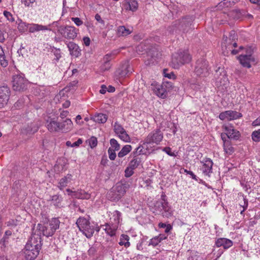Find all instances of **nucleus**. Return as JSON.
Wrapping results in <instances>:
<instances>
[{
    "instance_id": "f3484780",
    "label": "nucleus",
    "mask_w": 260,
    "mask_h": 260,
    "mask_svg": "<svg viewBox=\"0 0 260 260\" xmlns=\"http://www.w3.org/2000/svg\"><path fill=\"white\" fill-rule=\"evenodd\" d=\"M242 117V114L237 111L229 110L221 112L219 115V118L222 120H233L238 119Z\"/></svg>"
},
{
    "instance_id": "39448f33",
    "label": "nucleus",
    "mask_w": 260,
    "mask_h": 260,
    "mask_svg": "<svg viewBox=\"0 0 260 260\" xmlns=\"http://www.w3.org/2000/svg\"><path fill=\"white\" fill-rule=\"evenodd\" d=\"M127 188L128 186L126 184L117 183L114 187L109 191L107 198L111 201H118L124 196Z\"/></svg>"
},
{
    "instance_id": "0eeeda50",
    "label": "nucleus",
    "mask_w": 260,
    "mask_h": 260,
    "mask_svg": "<svg viewBox=\"0 0 260 260\" xmlns=\"http://www.w3.org/2000/svg\"><path fill=\"white\" fill-rule=\"evenodd\" d=\"M76 224L79 230L87 238H90L94 232V226L91 225L89 221L84 217L79 218Z\"/></svg>"
},
{
    "instance_id": "393cba45",
    "label": "nucleus",
    "mask_w": 260,
    "mask_h": 260,
    "mask_svg": "<svg viewBox=\"0 0 260 260\" xmlns=\"http://www.w3.org/2000/svg\"><path fill=\"white\" fill-rule=\"evenodd\" d=\"M168 236L165 234H160L158 236L152 238L149 241L148 246H151L153 247L159 245L164 240L167 238Z\"/></svg>"
},
{
    "instance_id": "423d86ee",
    "label": "nucleus",
    "mask_w": 260,
    "mask_h": 260,
    "mask_svg": "<svg viewBox=\"0 0 260 260\" xmlns=\"http://www.w3.org/2000/svg\"><path fill=\"white\" fill-rule=\"evenodd\" d=\"M28 84V81L23 74H17L13 75L12 87L14 90L23 91L27 89Z\"/></svg>"
},
{
    "instance_id": "3c124183",
    "label": "nucleus",
    "mask_w": 260,
    "mask_h": 260,
    "mask_svg": "<svg viewBox=\"0 0 260 260\" xmlns=\"http://www.w3.org/2000/svg\"><path fill=\"white\" fill-rule=\"evenodd\" d=\"M98 144L97 139L94 137H92L89 140V145L91 148H94Z\"/></svg>"
},
{
    "instance_id": "412c9836",
    "label": "nucleus",
    "mask_w": 260,
    "mask_h": 260,
    "mask_svg": "<svg viewBox=\"0 0 260 260\" xmlns=\"http://www.w3.org/2000/svg\"><path fill=\"white\" fill-rule=\"evenodd\" d=\"M38 126L36 123L30 122L25 124L21 128V132L24 134H32L38 129Z\"/></svg>"
},
{
    "instance_id": "20e7f679",
    "label": "nucleus",
    "mask_w": 260,
    "mask_h": 260,
    "mask_svg": "<svg viewBox=\"0 0 260 260\" xmlns=\"http://www.w3.org/2000/svg\"><path fill=\"white\" fill-rule=\"evenodd\" d=\"M235 1L223 0L218 3L217 6L208 9L206 11V15L217 16L218 15H221L223 13L224 14H227L229 16L230 14H228V9L235 4Z\"/></svg>"
},
{
    "instance_id": "5fc2aeb1",
    "label": "nucleus",
    "mask_w": 260,
    "mask_h": 260,
    "mask_svg": "<svg viewBox=\"0 0 260 260\" xmlns=\"http://www.w3.org/2000/svg\"><path fill=\"white\" fill-rule=\"evenodd\" d=\"M163 74L165 77H167L169 79L175 78V75L174 73L172 72L168 73V69H164L163 71Z\"/></svg>"
},
{
    "instance_id": "58836bf2",
    "label": "nucleus",
    "mask_w": 260,
    "mask_h": 260,
    "mask_svg": "<svg viewBox=\"0 0 260 260\" xmlns=\"http://www.w3.org/2000/svg\"><path fill=\"white\" fill-rule=\"evenodd\" d=\"M223 149L224 152L228 155H231L234 152V148L229 141H224Z\"/></svg>"
},
{
    "instance_id": "b1692460",
    "label": "nucleus",
    "mask_w": 260,
    "mask_h": 260,
    "mask_svg": "<svg viewBox=\"0 0 260 260\" xmlns=\"http://www.w3.org/2000/svg\"><path fill=\"white\" fill-rule=\"evenodd\" d=\"M37 228V230L35 231L36 233L40 232L41 234L42 233V234L46 237H51L55 233L50 228L49 225L44 226L41 224H38Z\"/></svg>"
},
{
    "instance_id": "4468645a",
    "label": "nucleus",
    "mask_w": 260,
    "mask_h": 260,
    "mask_svg": "<svg viewBox=\"0 0 260 260\" xmlns=\"http://www.w3.org/2000/svg\"><path fill=\"white\" fill-rule=\"evenodd\" d=\"M246 52V54H241L239 56V60L243 67L250 68L251 63H254L255 60L254 57L252 56V51L251 48L247 49Z\"/></svg>"
},
{
    "instance_id": "72a5a7b5",
    "label": "nucleus",
    "mask_w": 260,
    "mask_h": 260,
    "mask_svg": "<svg viewBox=\"0 0 260 260\" xmlns=\"http://www.w3.org/2000/svg\"><path fill=\"white\" fill-rule=\"evenodd\" d=\"M111 59V54H107L103 58V64L101 67V69L103 71L108 70L111 67L110 61Z\"/></svg>"
},
{
    "instance_id": "4be33fe9",
    "label": "nucleus",
    "mask_w": 260,
    "mask_h": 260,
    "mask_svg": "<svg viewBox=\"0 0 260 260\" xmlns=\"http://www.w3.org/2000/svg\"><path fill=\"white\" fill-rule=\"evenodd\" d=\"M59 132L67 133L71 131L73 127V123L70 119H66L59 122Z\"/></svg>"
},
{
    "instance_id": "9b49d317",
    "label": "nucleus",
    "mask_w": 260,
    "mask_h": 260,
    "mask_svg": "<svg viewBox=\"0 0 260 260\" xmlns=\"http://www.w3.org/2000/svg\"><path fill=\"white\" fill-rule=\"evenodd\" d=\"M166 84L167 85H166L165 82H164L162 84L160 85L154 82L151 84L155 94L161 99H165L167 97L168 88L172 87L171 82H166Z\"/></svg>"
},
{
    "instance_id": "c9c22d12",
    "label": "nucleus",
    "mask_w": 260,
    "mask_h": 260,
    "mask_svg": "<svg viewBox=\"0 0 260 260\" xmlns=\"http://www.w3.org/2000/svg\"><path fill=\"white\" fill-rule=\"evenodd\" d=\"M129 237L125 234H122L120 236V239H119V242L118 244L120 246H124L125 248H128L130 246V242L129 241Z\"/></svg>"
},
{
    "instance_id": "f704fd0d",
    "label": "nucleus",
    "mask_w": 260,
    "mask_h": 260,
    "mask_svg": "<svg viewBox=\"0 0 260 260\" xmlns=\"http://www.w3.org/2000/svg\"><path fill=\"white\" fill-rule=\"evenodd\" d=\"M107 115L103 113L96 114L93 117V121L99 123H105L107 121Z\"/></svg>"
},
{
    "instance_id": "338daca9",
    "label": "nucleus",
    "mask_w": 260,
    "mask_h": 260,
    "mask_svg": "<svg viewBox=\"0 0 260 260\" xmlns=\"http://www.w3.org/2000/svg\"><path fill=\"white\" fill-rule=\"evenodd\" d=\"M244 204L243 206V210H242L241 211V214H243V213L244 212V211L247 209V208L248 207V201L246 200H245V199H244Z\"/></svg>"
},
{
    "instance_id": "864d4df0",
    "label": "nucleus",
    "mask_w": 260,
    "mask_h": 260,
    "mask_svg": "<svg viewBox=\"0 0 260 260\" xmlns=\"http://www.w3.org/2000/svg\"><path fill=\"white\" fill-rule=\"evenodd\" d=\"M115 150L109 148L108 150V153L109 157L111 160H114L116 158V154Z\"/></svg>"
},
{
    "instance_id": "69168bd1",
    "label": "nucleus",
    "mask_w": 260,
    "mask_h": 260,
    "mask_svg": "<svg viewBox=\"0 0 260 260\" xmlns=\"http://www.w3.org/2000/svg\"><path fill=\"white\" fill-rule=\"evenodd\" d=\"M107 90H108L107 89L106 86L105 85H102L101 86V88L100 90V92L101 94H105Z\"/></svg>"
},
{
    "instance_id": "37998d69",
    "label": "nucleus",
    "mask_w": 260,
    "mask_h": 260,
    "mask_svg": "<svg viewBox=\"0 0 260 260\" xmlns=\"http://www.w3.org/2000/svg\"><path fill=\"white\" fill-rule=\"evenodd\" d=\"M110 144L111 145V147L109 148H110L111 149H113L115 151H118L120 148V145L118 143L117 141L115 140V139H111L110 140Z\"/></svg>"
},
{
    "instance_id": "f8f14e48",
    "label": "nucleus",
    "mask_w": 260,
    "mask_h": 260,
    "mask_svg": "<svg viewBox=\"0 0 260 260\" xmlns=\"http://www.w3.org/2000/svg\"><path fill=\"white\" fill-rule=\"evenodd\" d=\"M194 72L197 76L206 77L209 75L208 62L203 58L198 59L195 65Z\"/></svg>"
},
{
    "instance_id": "473e14b6",
    "label": "nucleus",
    "mask_w": 260,
    "mask_h": 260,
    "mask_svg": "<svg viewBox=\"0 0 260 260\" xmlns=\"http://www.w3.org/2000/svg\"><path fill=\"white\" fill-rule=\"evenodd\" d=\"M117 72L119 75L122 77L131 73L132 71L128 63H125L117 71Z\"/></svg>"
},
{
    "instance_id": "a18cd8bd",
    "label": "nucleus",
    "mask_w": 260,
    "mask_h": 260,
    "mask_svg": "<svg viewBox=\"0 0 260 260\" xmlns=\"http://www.w3.org/2000/svg\"><path fill=\"white\" fill-rule=\"evenodd\" d=\"M117 136L121 140L125 142H129L131 141L130 137L125 129Z\"/></svg>"
},
{
    "instance_id": "79ce46f5",
    "label": "nucleus",
    "mask_w": 260,
    "mask_h": 260,
    "mask_svg": "<svg viewBox=\"0 0 260 260\" xmlns=\"http://www.w3.org/2000/svg\"><path fill=\"white\" fill-rule=\"evenodd\" d=\"M140 161V158L134 156L133 159L129 162L128 166L130 168L135 170L139 166Z\"/></svg>"
},
{
    "instance_id": "f257e3e1",
    "label": "nucleus",
    "mask_w": 260,
    "mask_h": 260,
    "mask_svg": "<svg viewBox=\"0 0 260 260\" xmlns=\"http://www.w3.org/2000/svg\"><path fill=\"white\" fill-rule=\"evenodd\" d=\"M42 246L41 233L35 232L25 245L24 255L26 260H34L39 253Z\"/></svg>"
},
{
    "instance_id": "e2e57ef3",
    "label": "nucleus",
    "mask_w": 260,
    "mask_h": 260,
    "mask_svg": "<svg viewBox=\"0 0 260 260\" xmlns=\"http://www.w3.org/2000/svg\"><path fill=\"white\" fill-rule=\"evenodd\" d=\"M54 55L55 56V58L57 61H58L60 58H61V55L60 54V50H56V51L54 52Z\"/></svg>"
},
{
    "instance_id": "4d7b16f0",
    "label": "nucleus",
    "mask_w": 260,
    "mask_h": 260,
    "mask_svg": "<svg viewBox=\"0 0 260 260\" xmlns=\"http://www.w3.org/2000/svg\"><path fill=\"white\" fill-rule=\"evenodd\" d=\"M12 235V232L11 231H6L5 233V235L4 237L3 238L2 241L3 242L4 244H5L7 242V240L8 238V237Z\"/></svg>"
},
{
    "instance_id": "680f3d73",
    "label": "nucleus",
    "mask_w": 260,
    "mask_h": 260,
    "mask_svg": "<svg viewBox=\"0 0 260 260\" xmlns=\"http://www.w3.org/2000/svg\"><path fill=\"white\" fill-rule=\"evenodd\" d=\"M83 41L84 44L85 46H89L90 43V39L89 37H84L83 39Z\"/></svg>"
},
{
    "instance_id": "6e6d98bb",
    "label": "nucleus",
    "mask_w": 260,
    "mask_h": 260,
    "mask_svg": "<svg viewBox=\"0 0 260 260\" xmlns=\"http://www.w3.org/2000/svg\"><path fill=\"white\" fill-rule=\"evenodd\" d=\"M134 170L128 166L125 170V176L126 177H129L132 176L134 173Z\"/></svg>"
},
{
    "instance_id": "cd10ccee",
    "label": "nucleus",
    "mask_w": 260,
    "mask_h": 260,
    "mask_svg": "<svg viewBox=\"0 0 260 260\" xmlns=\"http://www.w3.org/2000/svg\"><path fill=\"white\" fill-rule=\"evenodd\" d=\"M110 219V222L118 226L120 221L122 220L121 213L117 210L114 211L111 213Z\"/></svg>"
},
{
    "instance_id": "c85d7f7f",
    "label": "nucleus",
    "mask_w": 260,
    "mask_h": 260,
    "mask_svg": "<svg viewBox=\"0 0 260 260\" xmlns=\"http://www.w3.org/2000/svg\"><path fill=\"white\" fill-rule=\"evenodd\" d=\"M49 201L51 204L54 206L56 208H61L63 207L62 205V198L59 194H55L50 197Z\"/></svg>"
},
{
    "instance_id": "e433bc0d",
    "label": "nucleus",
    "mask_w": 260,
    "mask_h": 260,
    "mask_svg": "<svg viewBox=\"0 0 260 260\" xmlns=\"http://www.w3.org/2000/svg\"><path fill=\"white\" fill-rule=\"evenodd\" d=\"M132 150V147L130 145H124L118 153V156L122 158L126 155Z\"/></svg>"
},
{
    "instance_id": "ddd939ff",
    "label": "nucleus",
    "mask_w": 260,
    "mask_h": 260,
    "mask_svg": "<svg viewBox=\"0 0 260 260\" xmlns=\"http://www.w3.org/2000/svg\"><path fill=\"white\" fill-rule=\"evenodd\" d=\"M58 32L67 39H74L77 36L78 29L72 26H61L58 28Z\"/></svg>"
},
{
    "instance_id": "2eb2a0df",
    "label": "nucleus",
    "mask_w": 260,
    "mask_h": 260,
    "mask_svg": "<svg viewBox=\"0 0 260 260\" xmlns=\"http://www.w3.org/2000/svg\"><path fill=\"white\" fill-rule=\"evenodd\" d=\"M202 166L200 168V170L202 171L204 176L210 177L212 173V167L213 162L212 160L209 158H205L201 161Z\"/></svg>"
},
{
    "instance_id": "0e129e2a",
    "label": "nucleus",
    "mask_w": 260,
    "mask_h": 260,
    "mask_svg": "<svg viewBox=\"0 0 260 260\" xmlns=\"http://www.w3.org/2000/svg\"><path fill=\"white\" fill-rule=\"evenodd\" d=\"M83 141L81 139H79L77 141L74 142L72 144L73 147H77L79 146L80 144L82 143Z\"/></svg>"
},
{
    "instance_id": "5701e85b",
    "label": "nucleus",
    "mask_w": 260,
    "mask_h": 260,
    "mask_svg": "<svg viewBox=\"0 0 260 260\" xmlns=\"http://www.w3.org/2000/svg\"><path fill=\"white\" fill-rule=\"evenodd\" d=\"M233 243L232 240L224 238H220L216 239L215 245L217 247H223L227 249L232 246Z\"/></svg>"
},
{
    "instance_id": "bf43d9fd",
    "label": "nucleus",
    "mask_w": 260,
    "mask_h": 260,
    "mask_svg": "<svg viewBox=\"0 0 260 260\" xmlns=\"http://www.w3.org/2000/svg\"><path fill=\"white\" fill-rule=\"evenodd\" d=\"M72 20L77 26H80L82 24V21L79 17H72Z\"/></svg>"
},
{
    "instance_id": "a878e982",
    "label": "nucleus",
    "mask_w": 260,
    "mask_h": 260,
    "mask_svg": "<svg viewBox=\"0 0 260 260\" xmlns=\"http://www.w3.org/2000/svg\"><path fill=\"white\" fill-rule=\"evenodd\" d=\"M78 14L77 10L75 8H70L67 6V2L66 0H64L63 2V9L61 16H63V15H67L69 16H73L75 15H77Z\"/></svg>"
},
{
    "instance_id": "c756f323",
    "label": "nucleus",
    "mask_w": 260,
    "mask_h": 260,
    "mask_svg": "<svg viewBox=\"0 0 260 260\" xmlns=\"http://www.w3.org/2000/svg\"><path fill=\"white\" fill-rule=\"evenodd\" d=\"M47 127L50 132H59V122L53 119L48 120L47 122Z\"/></svg>"
},
{
    "instance_id": "2f4dec72",
    "label": "nucleus",
    "mask_w": 260,
    "mask_h": 260,
    "mask_svg": "<svg viewBox=\"0 0 260 260\" xmlns=\"http://www.w3.org/2000/svg\"><path fill=\"white\" fill-rule=\"evenodd\" d=\"M103 226L105 227L104 230L107 234L111 237L115 235L116 231L118 228L117 225L113 224L111 222L109 223H106V224L103 225Z\"/></svg>"
},
{
    "instance_id": "8fccbe9b",
    "label": "nucleus",
    "mask_w": 260,
    "mask_h": 260,
    "mask_svg": "<svg viewBox=\"0 0 260 260\" xmlns=\"http://www.w3.org/2000/svg\"><path fill=\"white\" fill-rule=\"evenodd\" d=\"M252 139L255 142L260 141V129L252 133Z\"/></svg>"
},
{
    "instance_id": "774afa93",
    "label": "nucleus",
    "mask_w": 260,
    "mask_h": 260,
    "mask_svg": "<svg viewBox=\"0 0 260 260\" xmlns=\"http://www.w3.org/2000/svg\"><path fill=\"white\" fill-rule=\"evenodd\" d=\"M252 125L253 126L260 125V116L252 122Z\"/></svg>"
},
{
    "instance_id": "13d9d810",
    "label": "nucleus",
    "mask_w": 260,
    "mask_h": 260,
    "mask_svg": "<svg viewBox=\"0 0 260 260\" xmlns=\"http://www.w3.org/2000/svg\"><path fill=\"white\" fill-rule=\"evenodd\" d=\"M163 151L167 153L169 155L171 156H175V154L174 152H172L171 149L170 147H165L163 149Z\"/></svg>"
},
{
    "instance_id": "dca6fc26",
    "label": "nucleus",
    "mask_w": 260,
    "mask_h": 260,
    "mask_svg": "<svg viewBox=\"0 0 260 260\" xmlns=\"http://www.w3.org/2000/svg\"><path fill=\"white\" fill-rule=\"evenodd\" d=\"M10 95V89L7 86L0 87V108L7 105Z\"/></svg>"
},
{
    "instance_id": "de8ad7c7",
    "label": "nucleus",
    "mask_w": 260,
    "mask_h": 260,
    "mask_svg": "<svg viewBox=\"0 0 260 260\" xmlns=\"http://www.w3.org/2000/svg\"><path fill=\"white\" fill-rule=\"evenodd\" d=\"M124 130V128L122 126L121 124H120L117 122H115L114 125V131L117 135L121 133V132H122Z\"/></svg>"
},
{
    "instance_id": "1a4fd4ad",
    "label": "nucleus",
    "mask_w": 260,
    "mask_h": 260,
    "mask_svg": "<svg viewBox=\"0 0 260 260\" xmlns=\"http://www.w3.org/2000/svg\"><path fill=\"white\" fill-rule=\"evenodd\" d=\"M214 78L215 79V85L217 87H224L226 88L229 84V79L223 68H218L216 70Z\"/></svg>"
},
{
    "instance_id": "a19ab883",
    "label": "nucleus",
    "mask_w": 260,
    "mask_h": 260,
    "mask_svg": "<svg viewBox=\"0 0 260 260\" xmlns=\"http://www.w3.org/2000/svg\"><path fill=\"white\" fill-rule=\"evenodd\" d=\"M125 1L128 5L130 10L135 11L137 10L138 3L136 0H125Z\"/></svg>"
},
{
    "instance_id": "6e6552de",
    "label": "nucleus",
    "mask_w": 260,
    "mask_h": 260,
    "mask_svg": "<svg viewBox=\"0 0 260 260\" xmlns=\"http://www.w3.org/2000/svg\"><path fill=\"white\" fill-rule=\"evenodd\" d=\"M16 23H18V29L21 32H24L28 28L30 32H35L41 30H51L49 26L32 24L26 25V23L22 22L21 20L18 18Z\"/></svg>"
},
{
    "instance_id": "09e8293b",
    "label": "nucleus",
    "mask_w": 260,
    "mask_h": 260,
    "mask_svg": "<svg viewBox=\"0 0 260 260\" xmlns=\"http://www.w3.org/2000/svg\"><path fill=\"white\" fill-rule=\"evenodd\" d=\"M145 146V145L143 144L142 145H140L139 146H138L133 153L134 156L137 157V156L138 155L144 154L145 152L143 151V149Z\"/></svg>"
},
{
    "instance_id": "bb28decb",
    "label": "nucleus",
    "mask_w": 260,
    "mask_h": 260,
    "mask_svg": "<svg viewBox=\"0 0 260 260\" xmlns=\"http://www.w3.org/2000/svg\"><path fill=\"white\" fill-rule=\"evenodd\" d=\"M67 46L71 55L78 57L81 54V50L79 47L75 43L69 42Z\"/></svg>"
},
{
    "instance_id": "aec40b11",
    "label": "nucleus",
    "mask_w": 260,
    "mask_h": 260,
    "mask_svg": "<svg viewBox=\"0 0 260 260\" xmlns=\"http://www.w3.org/2000/svg\"><path fill=\"white\" fill-rule=\"evenodd\" d=\"M223 127L226 132V137L229 139L237 140L239 138L240 136L239 131L235 129L232 125H224Z\"/></svg>"
},
{
    "instance_id": "7c9ffc66",
    "label": "nucleus",
    "mask_w": 260,
    "mask_h": 260,
    "mask_svg": "<svg viewBox=\"0 0 260 260\" xmlns=\"http://www.w3.org/2000/svg\"><path fill=\"white\" fill-rule=\"evenodd\" d=\"M133 32V28L126 27L125 26H119L117 28V33L119 37H126Z\"/></svg>"
},
{
    "instance_id": "c03bdc74",
    "label": "nucleus",
    "mask_w": 260,
    "mask_h": 260,
    "mask_svg": "<svg viewBox=\"0 0 260 260\" xmlns=\"http://www.w3.org/2000/svg\"><path fill=\"white\" fill-rule=\"evenodd\" d=\"M237 47V43L236 42H233V45H229L228 47L229 51H231L233 54H237L241 50H243L244 48L243 47L241 46L239 49H234L233 48Z\"/></svg>"
},
{
    "instance_id": "a211bd4d",
    "label": "nucleus",
    "mask_w": 260,
    "mask_h": 260,
    "mask_svg": "<svg viewBox=\"0 0 260 260\" xmlns=\"http://www.w3.org/2000/svg\"><path fill=\"white\" fill-rule=\"evenodd\" d=\"M237 38V35H236L235 31L232 30L230 32L229 35V38L227 37H223V40L221 43V48L222 50L226 53L229 52L228 47L229 45H233V41Z\"/></svg>"
},
{
    "instance_id": "6ab92c4d",
    "label": "nucleus",
    "mask_w": 260,
    "mask_h": 260,
    "mask_svg": "<svg viewBox=\"0 0 260 260\" xmlns=\"http://www.w3.org/2000/svg\"><path fill=\"white\" fill-rule=\"evenodd\" d=\"M74 181V179H73V175L71 174H68L66 176L59 180L58 187L60 190H62L66 186L71 185Z\"/></svg>"
},
{
    "instance_id": "4c0bfd02",
    "label": "nucleus",
    "mask_w": 260,
    "mask_h": 260,
    "mask_svg": "<svg viewBox=\"0 0 260 260\" xmlns=\"http://www.w3.org/2000/svg\"><path fill=\"white\" fill-rule=\"evenodd\" d=\"M60 221L57 218H52L49 222L48 225L53 232L55 233L56 231L59 229Z\"/></svg>"
},
{
    "instance_id": "49530a36",
    "label": "nucleus",
    "mask_w": 260,
    "mask_h": 260,
    "mask_svg": "<svg viewBox=\"0 0 260 260\" xmlns=\"http://www.w3.org/2000/svg\"><path fill=\"white\" fill-rule=\"evenodd\" d=\"M159 228L165 229V233H169L173 229L172 226L170 224H166L165 223L160 222L158 225Z\"/></svg>"
},
{
    "instance_id": "f03ea898",
    "label": "nucleus",
    "mask_w": 260,
    "mask_h": 260,
    "mask_svg": "<svg viewBox=\"0 0 260 260\" xmlns=\"http://www.w3.org/2000/svg\"><path fill=\"white\" fill-rule=\"evenodd\" d=\"M191 59L187 50L180 49L173 54L171 66L174 69H178L181 66L189 63Z\"/></svg>"
},
{
    "instance_id": "7ed1b4c3",
    "label": "nucleus",
    "mask_w": 260,
    "mask_h": 260,
    "mask_svg": "<svg viewBox=\"0 0 260 260\" xmlns=\"http://www.w3.org/2000/svg\"><path fill=\"white\" fill-rule=\"evenodd\" d=\"M165 194L161 196V199L157 201L154 204V213L156 214L161 213L164 217L169 218L173 214V210L169 205Z\"/></svg>"
},
{
    "instance_id": "9d476101",
    "label": "nucleus",
    "mask_w": 260,
    "mask_h": 260,
    "mask_svg": "<svg viewBox=\"0 0 260 260\" xmlns=\"http://www.w3.org/2000/svg\"><path fill=\"white\" fill-rule=\"evenodd\" d=\"M163 139V133L159 128H156L150 132L143 142V145L149 144H158Z\"/></svg>"
},
{
    "instance_id": "603ef678",
    "label": "nucleus",
    "mask_w": 260,
    "mask_h": 260,
    "mask_svg": "<svg viewBox=\"0 0 260 260\" xmlns=\"http://www.w3.org/2000/svg\"><path fill=\"white\" fill-rule=\"evenodd\" d=\"M36 0H21V3L26 7H33Z\"/></svg>"
},
{
    "instance_id": "052dcab7",
    "label": "nucleus",
    "mask_w": 260,
    "mask_h": 260,
    "mask_svg": "<svg viewBox=\"0 0 260 260\" xmlns=\"http://www.w3.org/2000/svg\"><path fill=\"white\" fill-rule=\"evenodd\" d=\"M23 105V103L21 101H18L17 102H16L14 106L12 107V109H16L17 108H20Z\"/></svg>"
},
{
    "instance_id": "ea45409f",
    "label": "nucleus",
    "mask_w": 260,
    "mask_h": 260,
    "mask_svg": "<svg viewBox=\"0 0 260 260\" xmlns=\"http://www.w3.org/2000/svg\"><path fill=\"white\" fill-rule=\"evenodd\" d=\"M0 64L3 67H6L8 65V61L6 58L4 51L0 45Z\"/></svg>"
}]
</instances>
